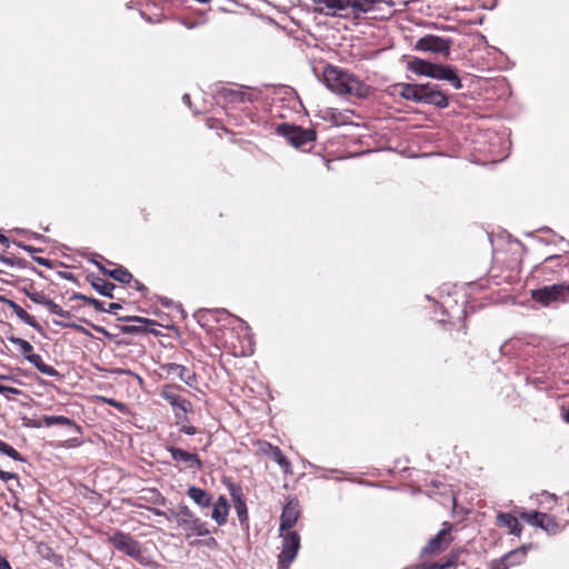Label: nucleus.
<instances>
[{
	"label": "nucleus",
	"instance_id": "f257e3e1",
	"mask_svg": "<svg viewBox=\"0 0 569 569\" xmlns=\"http://www.w3.org/2000/svg\"><path fill=\"white\" fill-rule=\"evenodd\" d=\"M323 79L328 88L338 93L366 97L369 92V87L365 82L335 66L325 68Z\"/></svg>",
	"mask_w": 569,
	"mask_h": 569
},
{
	"label": "nucleus",
	"instance_id": "f03ea898",
	"mask_svg": "<svg viewBox=\"0 0 569 569\" xmlns=\"http://www.w3.org/2000/svg\"><path fill=\"white\" fill-rule=\"evenodd\" d=\"M315 11L326 16L349 17L376 10L377 0H312Z\"/></svg>",
	"mask_w": 569,
	"mask_h": 569
},
{
	"label": "nucleus",
	"instance_id": "7ed1b4c3",
	"mask_svg": "<svg viewBox=\"0 0 569 569\" xmlns=\"http://www.w3.org/2000/svg\"><path fill=\"white\" fill-rule=\"evenodd\" d=\"M114 549L122 552L123 555L134 559L142 566L149 563L147 557L143 555L141 543L134 539L130 533L116 530L107 539Z\"/></svg>",
	"mask_w": 569,
	"mask_h": 569
},
{
	"label": "nucleus",
	"instance_id": "20e7f679",
	"mask_svg": "<svg viewBox=\"0 0 569 569\" xmlns=\"http://www.w3.org/2000/svg\"><path fill=\"white\" fill-rule=\"evenodd\" d=\"M279 536L281 537V551L278 555V569H289L299 552L301 538L295 530L279 532Z\"/></svg>",
	"mask_w": 569,
	"mask_h": 569
},
{
	"label": "nucleus",
	"instance_id": "39448f33",
	"mask_svg": "<svg viewBox=\"0 0 569 569\" xmlns=\"http://www.w3.org/2000/svg\"><path fill=\"white\" fill-rule=\"evenodd\" d=\"M531 299L543 307H548L552 302L569 301V283L561 282L551 286H545L530 292Z\"/></svg>",
	"mask_w": 569,
	"mask_h": 569
},
{
	"label": "nucleus",
	"instance_id": "423d86ee",
	"mask_svg": "<svg viewBox=\"0 0 569 569\" xmlns=\"http://www.w3.org/2000/svg\"><path fill=\"white\" fill-rule=\"evenodd\" d=\"M276 132L282 136L287 141L295 148H303L308 143H311L317 138L315 129H303L300 126L280 123L276 128Z\"/></svg>",
	"mask_w": 569,
	"mask_h": 569
},
{
	"label": "nucleus",
	"instance_id": "0eeeda50",
	"mask_svg": "<svg viewBox=\"0 0 569 569\" xmlns=\"http://www.w3.org/2000/svg\"><path fill=\"white\" fill-rule=\"evenodd\" d=\"M252 446L254 447V455L257 457H267L272 459L281 468L284 475L293 473L291 461L284 456L279 447L262 439L254 440Z\"/></svg>",
	"mask_w": 569,
	"mask_h": 569
},
{
	"label": "nucleus",
	"instance_id": "6e6552de",
	"mask_svg": "<svg viewBox=\"0 0 569 569\" xmlns=\"http://www.w3.org/2000/svg\"><path fill=\"white\" fill-rule=\"evenodd\" d=\"M171 516L180 527L191 532L187 533V537L191 535L207 536L210 533L206 523L202 522L200 518L196 517L187 506H180L176 511L171 510Z\"/></svg>",
	"mask_w": 569,
	"mask_h": 569
},
{
	"label": "nucleus",
	"instance_id": "1a4fd4ad",
	"mask_svg": "<svg viewBox=\"0 0 569 569\" xmlns=\"http://www.w3.org/2000/svg\"><path fill=\"white\" fill-rule=\"evenodd\" d=\"M452 40L436 34H426L417 40L413 48L417 51L429 52L447 59L450 56Z\"/></svg>",
	"mask_w": 569,
	"mask_h": 569
},
{
	"label": "nucleus",
	"instance_id": "9d476101",
	"mask_svg": "<svg viewBox=\"0 0 569 569\" xmlns=\"http://www.w3.org/2000/svg\"><path fill=\"white\" fill-rule=\"evenodd\" d=\"M182 390L183 388L180 385L168 383L162 386L159 395L172 407L174 413L176 410L179 412L192 413L193 406L188 399L180 395Z\"/></svg>",
	"mask_w": 569,
	"mask_h": 569
},
{
	"label": "nucleus",
	"instance_id": "9b49d317",
	"mask_svg": "<svg viewBox=\"0 0 569 569\" xmlns=\"http://www.w3.org/2000/svg\"><path fill=\"white\" fill-rule=\"evenodd\" d=\"M521 520L527 523L543 529L549 535H556L560 531V525L557 519L548 513L540 511H518Z\"/></svg>",
	"mask_w": 569,
	"mask_h": 569
},
{
	"label": "nucleus",
	"instance_id": "f8f14e48",
	"mask_svg": "<svg viewBox=\"0 0 569 569\" xmlns=\"http://www.w3.org/2000/svg\"><path fill=\"white\" fill-rule=\"evenodd\" d=\"M452 530V523L443 522L442 529L423 547L422 553L425 556H436L445 551L453 540Z\"/></svg>",
	"mask_w": 569,
	"mask_h": 569
},
{
	"label": "nucleus",
	"instance_id": "ddd939ff",
	"mask_svg": "<svg viewBox=\"0 0 569 569\" xmlns=\"http://www.w3.org/2000/svg\"><path fill=\"white\" fill-rule=\"evenodd\" d=\"M121 321L132 322L131 325H124L119 327L120 332L128 335H140V333H153L158 336L160 332L154 329V326L158 325L156 320L131 316V317H121L119 318Z\"/></svg>",
	"mask_w": 569,
	"mask_h": 569
},
{
	"label": "nucleus",
	"instance_id": "4468645a",
	"mask_svg": "<svg viewBox=\"0 0 569 569\" xmlns=\"http://www.w3.org/2000/svg\"><path fill=\"white\" fill-rule=\"evenodd\" d=\"M301 516V506L296 497H288L280 516L279 532L292 530Z\"/></svg>",
	"mask_w": 569,
	"mask_h": 569
},
{
	"label": "nucleus",
	"instance_id": "2eb2a0df",
	"mask_svg": "<svg viewBox=\"0 0 569 569\" xmlns=\"http://www.w3.org/2000/svg\"><path fill=\"white\" fill-rule=\"evenodd\" d=\"M223 482L230 493L240 523H248V507L241 486L231 480H224Z\"/></svg>",
	"mask_w": 569,
	"mask_h": 569
},
{
	"label": "nucleus",
	"instance_id": "dca6fc26",
	"mask_svg": "<svg viewBox=\"0 0 569 569\" xmlns=\"http://www.w3.org/2000/svg\"><path fill=\"white\" fill-rule=\"evenodd\" d=\"M166 448L168 452H170L171 458L176 462V465H182L184 469L190 470L202 469V461L197 453L189 452L173 445H168Z\"/></svg>",
	"mask_w": 569,
	"mask_h": 569
},
{
	"label": "nucleus",
	"instance_id": "f3484780",
	"mask_svg": "<svg viewBox=\"0 0 569 569\" xmlns=\"http://www.w3.org/2000/svg\"><path fill=\"white\" fill-rule=\"evenodd\" d=\"M420 102L432 104L438 108H446L449 103L447 94L438 89L437 84H422Z\"/></svg>",
	"mask_w": 569,
	"mask_h": 569
},
{
	"label": "nucleus",
	"instance_id": "a211bd4d",
	"mask_svg": "<svg viewBox=\"0 0 569 569\" xmlns=\"http://www.w3.org/2000/svg\"><path fill=\"white\" fill-rule=\"evenodd\" d=\"M523 509H516L515 513L511 512H499L496 517V525L500 528L508 529L510 535L520 537L522 533V526L519 522L518 511Z\"/></svg>",
	"mask_w": 569,
	"mask_h": 569
},
{
	"label": "nucleus",
	"instance_id": "6ab92c4d",
	"mask_svg": "<svg viewBox=\"0 0 569 569\" xmlns=\"http://www.w3.org/2000/svg\"><path fill=\"white\" fill-rule=\"evenodd\" d=\"M0 302L7 305L12 312L26 325L32 327L37 331L41 332L42 327L41 325L36 320V318L31 315H29L21 306H19L16 301L4 297L0 296Z\"/></svg>",
	"mask_w": 569,
	"mask_h": 569
},
{
	"label": "nucleus",
	"instance_id": "aec40b11",
	"mask_svg": "<svg viewBox=\"0 0 569 569\" xmlns=\"http://www.w3.org/2000/svg\"><path fill=\"white\" fill-rule=\"evenodd\" d=\"M161 370L167 375L177 376L187 386L193 387L197 383V378L193 372H190L184 366L169 362L161 365Z\"/></svg>",
	"mask_w": 569,
	"mask_h": 569
},
{
	"label": "nucleus",
	"instance_id": "412c9836",
	"mask_svg": "<svg viewBox=\"0 0 569 569\" xmlns=\"http://www.w3.org/2000/svg\"><path fill=\"white\" fill-rule=\"evenodd\" d=\"M211 518L218 526H223L228 521L230 505L224 496H219L212 503Z\"/></svg>",
	"mask_w": 569,
	"mask_h": 569
},
{
	"label": "nucleus",
	"instance_id": "4be33fe9",
	"mask_svg": "<svg viewBox=\"0 0 569 569\" xmlns=\"http://www.w3.org/2000/svg\"><path fill=\"white\" fill-rule=\"evenodd\" d=\"M53 425L71 427L76 432L82 433L83 429L74 420L64 416H43L42 419L34 423V427H51Z\"/></svg>",
	"mask_w": 569,
	"mask_h": 569
},
{
	"label": "nucleus",
	"instance_id": "5701e85b",
	"mask_svg": "<svg viewBox=\"0 0 569 569\" xmlns=\"http://www.w3.org/2000/svg\"><path fill=\"white\" fill-rule=\"evenodd\" d=\"M431 78L446 80L450 82L456 89L462 88L461 79L455 69L447 64H436Z\"/></svg>",
	"mask_w": 569,
	"mask_h": 569
},
{
	"label": "nucleus",
	"instance_id": "b1692460",
	"mask_svg": "<svg viewBox=\"0 0 569 569\" xmlns=\"http://www.w3.org/2000/svg\"><path fill=\"white\" fill-rule=\"evenodd\" d=\"M187 496L200 508H208L212 503V496L204 489L190 486Z\"/></svg>",
	"mask_w": 569,
	"mask_h": 569
},
{
	"label": "nucleus",
	"instance_id": "393cba45",
	"mask_svg": "<svg viewBox=\"0 0 569 569\" xmlns=\"http://www.w3.org/2000/svg\"><path fill=\"white\" fill-rule=\"evenodd\" d=\"M87 280L97 292L104 297L113 298L112 291L116 286L112 282L93 273L88 274Z\"/></svg>",
	"mask_w": 569,
	"mask_h": 569
},
{
	"label": "nucleus",
	"instance_id": "a878e982",
	"mask_svg": "<svg viewBox=\"0 0 569 569\" xmlns=\"http://www.w3.org/2000/svg\"><path fill=\"white\" fill-rule=\"evenodd\" d=\"M397 92L406 100L420 102L422 84L399 83L396 86Z\"/></svg>",
	"mask_w": 569,
	"mask_h": 569
},
{
	"label": "nucleus",
	"instance_id": "bb28decb",
	"mask_svg": "<svg viewBox=\"0 0 569 569\" xmlns=\"http://www.w3.org/2000/svg\"><path fill=\"white\" fill-rule=\"evenodd\" d=\"M526 558H527V548L525 546H522L520 548H516L502 557L508 569L523 563Z\"/></svg>",
	"mask_w": 569,
	"mask_h": 569
},
{
	"label": "nucleus",
	"instance_id": "cd10ccee",
	"mask_svg": "<svg viewBox=\"0 0 569 569\" xmlns=\"http://www.w3.org/2000/svg\"><path fill=\"white\" fill-rule=\"evenodd\" d=\"M28 361L32 363L41 373L49 377H60V373L52 366L47 365L42 357L38 353H33L28 357Z\"/></svg>",
	"mask_w": 569,
	"mask_h": 569
},
{
	"label": "nucleus",
	"instance_id": "c85d7f7f",
	"mask_svg": "<svg viewBox=\"0 0 569 569\" xmlns=\"http://www.w3.org/2000/svg\"><path fill=\"white\" fill-rule=\"evenodd\" d=\"M436 63L425 61L419 58H415L409 62V68L412 72L421 76H428L431 77Z\"/></svg>",
	"mask_w": 569,
	"mask_h": 569
},
{
	"label": "nucleus",
	"instance_id": "c756f323",
	"mask_svg": "<svg viewBox=\"0 0 569 569\" xmlns=\"http://www.w3.org/2000/svg\"><path fill=\"white\" fill-rule=\"evenodd\" d=\"M567 258L565 256H550L547 257L541 263L540 270L546 272H556L559 268L566 266Z\"/></svg>",
	"mask_w": 569,
	"mask_h": 569
},
{
	"label": "nucleus",
	"instance_id": "7c9ffc66",
	"mask_svg": "<svg viewBox=\"0 0 569 569\" xmlns=\"http://www.w3.org/2000/svg\"><path fill=\"white\" fill-rule=\"evenodd\" d=\"M323 119L336 127L345 126L350 122V117L347 113L336 109L327 110L326 114L323 116Z\"/></svg>",
	"mask_w": 569,
	"mask_h": 569
},
{
	"label": "nucleus",
	"instance_id": "2f4dec72",
	"mask_svg": "<svg viewBox=\"0 0 569 569\" xmlns=\"http://www.w3.org/2000/svg\"><path fill=\"white\" fill-rule=\"evenodd\" d=\"M223 96L230 101V102H252V93L243 91V90H224Z\"/></svg>",
	"mask_w": 569,
	"mask_h": 569
},
{
	"label": "nucleus",
	"instance_id": "473e14b6",
	"mask_svg": "<svg viewBox=\"0 0 569 569\" xmlns=\"http://www.w3.org/2000/svg\"><path fill=\"white\" fill-rule=\"evenodd\" d=\"M8 339L11 343L19 348V351L21 352L26 360H28L29 356H32L34 353L33 346L29 341L14 336L9 337Z\"/></svg>",
	"mask_w": 569,
	"mask_h": 569
},
{
	"label": "nucleus",
	"instance_id": "72a5a7b5",
	"mask_svg": "<svg viewBox=\"0 0 569 569\" xmlns=\"http://www.w3.org/2000/svg\"><path fill=\"white\" fill-rule=\"evenodd\" d=\"M0 453L8 456L14 461L24 462L26 458L12 446L0 439Z\"/></svg>",
	"mask_w": 569,
	"mask_h": 569
},
{
	"label": "nucleus",
	"instance_id": "f704fd0d",
	"mask_svg": "<svg viewBox=\"0 0 569 569\" xmlns=\"http://www.w3.org/2000/svg\"><path fill=\"white\" fill-rule=\"evenodd\" d=\"M109 277L121 283H129L132 280L131 272L122 266L112 269L109 272Z\"/></svg>",
	"mask_w": 569,
	"mask_h": 569
},
{
	"label": "nucleus",
	"instance_id": "c9c22d12",
	"mask_svg": "<svg viewBox=\"0 0 569 569\" xmlns=\"http://www.w3.org/2000/svg\"><path fill=\"white\" fill-rule=\"evenodd\" d=\"M74 298L84 301L87 305L93 307V309L97 311H106L104 302L96 298L87 297L81 293L76 295Z\"/></svg>",
	"mask_w": 569,
	"mask_h": 569
},
{
	"label": "nucleus",
	"instance_id": "e433bc0d",
	"mask_svg": "<svg viewBox=\"0 0 569 569\" xmlns=\"http://www.w3.org/2000/svg\"><path fill=\"white\" fill-rule=\"evenodd\" d=\"M26 295L34 303L42 305L44 307L47 306V302L50 300V298L47 297V295H44L42 291H27L26 290Z\"/></svg>",
	"mask_w": 569,
	"mask_h": 569
},
{
	"label": "nucleus",
	"instance_id": "4c0bfd02",
	"mask_svg": "<svg viewBox=\"0 0 569 569\" xmlns=\"http://www.w3.org/2000/svg\"><path fill=\"white\" fill-rule=\"evenodd\" d=\"M46 308L53 315H57L59 317H63V318H70V312L67 311V310H63L58 303H56L53 300H49L47 302V306Z\"/></svg>",
	"mask_w": 569,
	"mask_h": 569
},
{
	"label": "nucleus",
	"instance_id": "58836bf2",
	"mask_svg": "<svg viewBox=\"0 0 569 569\" xmlns=\"http://www.w3.org/2000/svg\"><path fill=\"white\" fill-rule=\"evenodd\" d=\"M37 553L48 560H50L54 555L52 548L46 542H39L37 545Z\"/></svg>",
	"mask_w": 569,
	"mask_h": 569
},
{
	"label": "nucleus",
	"instance_id": "ea45409f",
	"mask_svg": "<svg viewBox=\"0 0 569 569\" xmlns=\"http://www.w3.org/2000/svg\"><path fill=\"white\" fill-rule=\"evenodd\" d=\"M0 480L6 481V482L9 480H16L17 485L20 486L19 476L17 473L4 471L1 469H0Z\"/></svg>",
	"mask_w": 569,
	"mask_h": 569
},
{
	"label": "nucleus",
	"instance_id": "a19ab883",
	"mask_svg": "<svg viewBox=\"0 0 569 569\" xmlns=\"http://www.w3.org/2000/svg\"><path fill=\"white\" fill-rule=\"evenodd\" d=\"M174 418L177 420V425L179 426V429H182V425L187 423L189 425L190 420L188 418V413L179 412L176 410Z\"/></svg>",
	"mask_w": 569,
	"mask_h": 569
},
{
	"label": "nucleus",
	"instance_id": "79ce46f5",
	"mask_svg": "<svg viewBox=\"0 0 569 569\" xmlns=\"http://www.w3.org/2000/svg\"><path fill=\"white\" fill-rule=\"evenodd\" d=\"M0 393H2V395L11 393V395L18 396V395H21V390L18 388H14V387L4 386V385L0 383Z\"/></svg>",
	"mask_w": 569,
	"mask_h": 569
},
{
	"label": "nucleus",
	"instance_id": "37998d69",
	"mask_svg": "<svg viewBox=\"0 0 569 569\" xmlns=\"http://www.w3.org/2000/svg\"><path fill=\"white\" fill-rule=\"evenodd\" d=\"M82 445V441H80L78 438H71L62 442L61 447L63 448H74Z\"/></svg>",
	"mask_w": 569,
	"mask_h": 569
},
{
	"label": "nucleus",
	"instance_id": "c03bdc74",
	"mask_svg": "<svg viewBox=\"0 0 569 569\" xmlns=\"http://www.w3.org/2000/svg\"><path fill=\"white\" fill-rule=\"evenodd\" d=\"M397 2L406 4V3L408 2V0H377V1H376V9H379V6H380L381 3H386V4H388L389 7H392V6H395Z\"/></svg>",
	"mask_w": 569,
	"mask_h": 569
},
{
	"label": "nucleus",
	"instance_id": "a18cd8bd",
	"mask_svg": "<svg viewBox=\"0 0 569 569\" xmlns=\"http://www.w3.org/2000/svg\"><path fill=\"white\" fill-rule=\"evenodd\" d=\"M489 569H508L502 557L497 559V560H492L490 562V567Z\"/></svg>",
	"mask_w": 569,
	"mask_h": 569
},
{
	"label": "nucleus",
	"instance_id": "49530a36",
	"mask_svg": "<svg viewBox=\"0 0 569 569\" xmlns=\"http://www.w3.org/2000/svg\"><path fill=\"white\" fill-rule=\"evenodd\" d=\"M54 323L62 328H73L78 331H84V328H82L81 326L76 325V323H69V322H62V321H54Z\"/></svg>",
	"mask_w": 569,
	"mask_h": 569
},
{
	"label": "nucleus",
	"instance_id": "de8ad7c7",
	"mask_svg": "<svg viewBox=\"0 0 569 569\" xmlns=\"http://www.w3.org/2000/svg\"><path fill=\"white\" fill-rule=\"evenodd\" d=\"M179 431L183 432L186 435L192 436V435H196L198 430L196 427L191 426L190 423L189 425L183 423L182 429H179Z\"/></svg>",
	"mask_w": 569,
	"mask_h": 569
},
{
	"label": "nucleus",
	"instance_id": "09e8293b",
	"mask_svg": "<svg viewBox=\"0 0 569 569\" xmlns=\"http://www.w3.org/2000/svg\"><path fill=\"white\" fill-rule=\"evenodd\" d=\"M453 563H455V561L448 560V561L442 562V563L431 565L428 569H446L448 567H451Z\"/></svg>",
	"mask_w": 569,
	"mask_h": 569
},
{
	"label": "nucleus",
	"instance_id": "8fccbe9b",
	"mask_svg": "<svg viewBox=\"0 0 569 569\" xmlns=\"http://www.w3.org/2000/svg\"><path fill=\"white\" fill-rule=\"evenodd\" d=\"M103 401L119 410H122L124 408V405L122 402H119L114 399H107V398H103Z\"/></svg>",
	"mask_w": 569,
	"mask_h": 569
},
{
	"label": "nucleus",
	"instance_id": "3c124183",
	"mask_svg": "<svg viewBox=\"0 0 569 569\" xmlns=\"http://www.w3.org/2000/svg\"><path fill=\"white\" fill-rule=\"evenodd\" d=\"M234 142L243 144V146H244V149H246V150H249L250 152H252L254 149H257V146H256V144H253L252 142H250V141H246V140H234Z\"/></svg>",
	"mask_w": 569,
	"mask_h": 569
},
{
	"label": "nucleus",
	"instance_id": "603ef678",
	"mask_svg": "<svg viewBox=\"0 0 569 569\" xmlns=\"http://www.w3.org/2000/svg\"><path fill=\"white\" fill-rule=\"evenodd\" d=\"M119 309H121V306L119 303L111 302L108 305V308H106V312L116 313L117 310Z\"/></svg>",
	"mask_w": 569,
	"mask_h": 569
},
{
	"label": "nucleus",
	"instance_id": "864d4df0",
	"mask_svg": "<svg viewBox=\"0 0 569 569\" xmlns=\"http://www.w3.org/2000/svg\"><path fill=\"white\" fill-rule=\"evenodd\" d=\"M0 569H12L7 558L0 556Z\"/></svg>",
	"mask_w": 569,
	"mask_h": 569
},
{
	"label": "nucleus",
	"instance_id": "5fc2aeb1",
	"mask_svg": "<svg viewBox=\"0 0 569 569\" xmlns=\"http://www.w3.org/2000/svg\"><path fill=\"white\" fill-rule=\"evenodd\" d=\"M563 419L569 422V403L567 408H563Z\"/></svg>",
	"mask_w": 569,
	"mask_h": 569
},
{
	"label": "nucleus",
	"instance_id": "6e6d98bb",
	"mask_svg": "<svg viewBox=\"0 0 569 569\" xmlns=\"http://www.w3.org/2000/svg\"><path fill=\"white\" fill-rule=\"evenodd\" d=\"M8 242H9L8 238L4 234L0 233V243L8 244Z\"/></svg>",
	"mask_w": 569,
	"mask_h": 569
},
{
	"label": "nucleus",
	"instance_id": "4d7b16f0",
	"mask_svg": "<svg viewBox=\"0 0 569 569\" xmlns=\"http://www.w3.org/2000/svg\"><path fill=\"white\" fill-rule=\"evenodd\" d=\"M207 546L211 547V546H216L217 545V540L214 538H210L207 542Z\"/></svg>",
	"mask_w": 569,
	"mask_h": 569
},
{
	"label": "nucleus",
	"instance_id": "13d9d810",
	"mask_svg": "<svg viewBox=\"0 0 569 569\" xmlns=\"http://www.w3.org/2000/svg\"><path fill=\"white\" fill-rule=\"evenodd\" d=\"M98 267L100 268V270H101L104 274H108V276H109V272H110L111 270H109V269L104 268V267H103L102 264H100V263L98 264Z\"/></svg>",
	"mask_w": 569,
	"mask_h": 569
},
{
	"label": "nucleus",
	"instance_id": "bf43d9fd",
	"mask_svg": "<svg viewBox=\"0 0 569 569\" xmlns=\"http://www.w3.org/2000/svg\"><path fill=\"white\" fill-rule=\"evenodd\" d=\"M153 513L157 515V516H164L166 512L162 511V510H159V509H152Z\"/></svg>",
	"mask_w": 569,
	"mask_h": 569
},
{
	"label": "nucleus",
	"instance_id": "052dcab7",
	"mask_svg": "<svg viewBox=\"0 0 569 569\" xmlns=\"http://www.w3.org/2000/svg\"><path fill=\"white\" fill-rule=\"evenodd\" d=\"M170 440L171 442H178L180 440V436H178L177 438H174L173 433L170 435Z\"/></svg>",
	"mask_w": 569,
	"mask_h": 569
},
{
	"label": "nucleus",
	"instance_id": "680f3d73",
	"mask_svg": "<svg viewBox=\"0 0 569 569\" xmlns=\"http://www.w3.org/2000/svg\"><path fill=\"white\" fill-rule=\"evenodd\" d=\"M38 262H39L40 264H43V266H47V264H48V261H47L46 259H43V258H39V259H38Z\"/></svg>",
	"mask_w": 569,
	"mask_h": 569
},
{
	"label": "nucleus",
	"instance_id": "e2e57ef3",
	"mask_svg": "<svg viewBox=\"0 0 569 569\" xmlns=\"http://www.w3.org/2000/svg\"><path fill=\"white\" fill-rule=\"evenodd\" d=\"M8 490H9L11 493L16 495V490H14L11 486H8Z\"/></svg>",
	"mask_w": 569,
	"mask_h": 569
},
{
	"label": "nucleus",
	"instance_id": "0e129e2a",
	"mask_svg": "<svg viewBox=\"0 0 569 569\" xmlns=\"http://www.w3.org/2000/svg\"><path fill=\"white\" fill-rule=\"evenodd\" d=\"M94 329L99 332H104V330L102 328H98V327H94Z\"/></svg>",
	"mask_w": 569,
	"mask_h": 569
},
{
	"label": "nucleus",
	"instance_id": "69168bd1",
	"mask_svg": "<svg viewBox=\"0 0 569 569\" xmlns=\"http://www.w3.org/2000/svg\"><path fill=\"white\" fill-rule=\"evenodd\" d=\"M3 261L7 262V263H11L10 259H3Z\"/></svg>",
	"mask_w": 569,
	"mask_h": 569
},
{
	"label": "nucleus",
	"instance_id": "338daca9",
	"mask_svg": "<svg viewBox=\"0 0 569 569\" xmlns=\"http://www.w3.org/2000/svg\"><path fill=\"white\" fill-rule=\"evenodd\" d=\"M138 289H140V290H146V287L141 286V287H139Z\"/></svg>",
	"mask_w": 569,
	"mask_h": 569
}]
</instances>
